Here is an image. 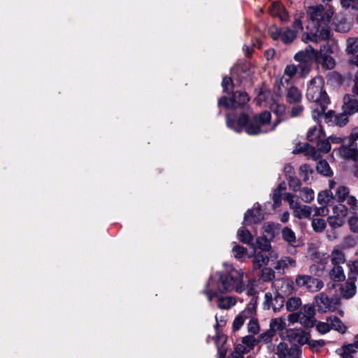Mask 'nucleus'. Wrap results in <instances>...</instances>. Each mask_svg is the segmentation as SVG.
<instances>
[{"mask_svg": "<svg viewBox=\"0 0 358 358\" xmlns=\"http://www.w3.org/2000/svg\"><path fill=\"white\" fill-rule=\"evenodd\" d=\"M270 120L271 114L267 111L255 116L250 121H248V117L245 115H241L237 122L231 120L229 115L227 116V123L229 127L239 132L245 127L246 133L250 135H257L273 130L277 124L271 125Z\"/></svg>", "mask_w": 358, "mask_h": 358, "instance_id": "nucleus-1", "label": "nucleus"}, {"mask_svg": "<svg viewBox=\"0 0 358 358\" xmlns=\"http://www.w3.org/2000/svg\"><path fill=\"white\" fill-rule=\"evenodd\" d=\"M217 275L218 276L217 281L215 282L212 278L213 283L210 287L213 288V284L216 283V292L224 294L235 289L236 292L241 293L246 288L245 283L243 282L244 272L241 269H235L229 266L226 269V272H218Z\"/></svg>", "mask_w": 358, "mask_h": 358, "instance_id": "nucleus-2", "label": "nucleus"}, {"mask_svg": "<svg viewBox=\"0 0 358 358\" xmlns=\"http://www.w3.org/2000/svg\"><path fill=\"white\" fill-rule=\"evenodd\" d=\"M323 88L324 80L321 77L311 80L307 88V99L320 106V108H315L312 111V117L317 122L324 115L327 106L330 102L329 98Z\"/></svg>", "mask_w": 358, "mask_h": 358, "instance_id": "nucleus-3", "label": "nucleus"}, {"mask_svg": "<svg viewBox=\"0 0 358 358\" xmlns=\"http://www.w3.org/2000/svg\"><path fill=\"white\" fill-rule=\"evenodd\" d=\"M316 26L315 32L304 33L301 36V40L304 43L312 41L316 43H320L322 41H327V45L329 48L327 52L333 53L336 51L338 48L337 43L334 39H331V31L327 24H319Z\"/></svg>", "mask_w": 358, "mask_h": 358, "instance_id": "nucleus-4", "label": "nucleus"}, {"mask_svg": "<svg viewBox=\"0 0 358 358\" xmlns=\"http://www.w3.org/2000/svg\"><path fill=\"white\" fill-rule=\"evenodd\" d=\"M315 326L316 330L322 335L329 333L331 329L344 334L348 329L346 325L334 315L327 317L324 322H316Z\"/></svg>", "mask_w": 358, "mask_h": 358, "instance_id": "nucleus-5", "label": "nucleus"}, {"mask_svg": "<svg viewBox=\"0 0 358 358\" xmlns=\"http://www.w3.org/2000/svg\"><path fill=\"white\" fill-rule=\"evenodd\" d=\"M284 199L288 202L289 208L292 210V213L294 217L299 219H306L310 216L313 212V207L301 204L295 199L294 195L290 193H286Z\"/></svg>", "mask_w": 358, "mask_h": 358, "instance_id": "nucleus-6", "label": "nucleus"}, {"mask_svg": "<svg viewBox=\"0 0 358 358\" xmlns=\"http://www.w3.org/2000/svg\"><path fill=\"white\" fill-rule=\"evenodd\" d=\"M308 13L311 22L314 26L317 24H327L333 16V9L329 6L326 10L322 5L311 7L309 8Z\"/></svg>", "mask_w": 358, "mask_h": 358, "instance_id": "nucleus-7", "label": "nucleus"}, {"mask_svg": "<svg viewBox=\"0 0 358 358\" xmlns=\"http://www.w3.org/2000/svg\"><path fill=\"white\" fill-rule=\"evenodd\" d=\"M213 283V280H209L205 290L204 294L207 296L208 299L211 301L213 297H217V307L221 309H229L236 303V300L234 297L231 296H218L217 292L214 291L213 288L210 287Z\"/></svg>", "mask_w": 358, "mask_h": 358, "instance_id": "nucleus-8", "label": "nucleus"}, {"mask_svg": "<svg viewBox=\"0 0 358 358\" xmlns=\"http://www.w3.org/2000/svg\"><path fill=\"white\" fill-rule=\"evenodd\" d=\"M348 215V208L343 204H338L332 208V215L328 217L329 225L333 228H339L345 222V218Z\"/></svg>", "mask_w": 358, "mask_h": 358, "instance_id": "nucleus-9", "label": "nucleus"}, {"mask_svg": "<svg viewBox=\"0 0 358 358\" xmlns=\"http://www.w3.org/2000/svg\"><path fill=\"white\" fill-rule=\"evenodd\" d=\"M298 287H306L308 291L315 292L323 287V282L319 279L313 278L307 275H299L295 280Z\"/></svg>", "mask_w": 358, "mask_h": 358, "instance_id": "nucleus-10", "label": "nucleus"}, {"mask_svg": "<svg viewBox=\"0 0 358 358\" xmlns=\"http://www.w3.org/2000/svg\"><path fill=\"white\" fill-rule=\"evenodd\" d=\"M273 350L278 358H301V352L298 348H289L285 342H280Z\"/></svg>", "mask_w": 358, "mask_h": 358, "instance_id": "nucleus-11", "label": "nucleus"}, {"mask_svg": "<svg viewBox=\"0 0 358 358\" xmlns=\"http://www.w3.org/2000/svg\"><path fill=\"white\" fill-rule=\"evenodd\" d=\"M300 324L305 327H313L317 320L315 318V310L311 305H305L299 311Z\"/></svg>", "mask_w": 358, "mask_h": 358, "instance_id": "nucleus-12", "label": "nucleus"}, {"mask_svg": "<svg viewBox=\"0 0 358 358\" xmlns=\"http://www.w3.org/2000/svg\"><path fill=\"white\" fill-rule=\"evenodd\" d=\"M315 304L320 313L333 312L336 309L330 299L322 292L315 296Z\"/></svg>", "mask_w": 358, "mask_h": 358, "instance_id": "nucleus-13", "label": "nucleus"}, {"mask_svg": "<svg viewBox=\"0 0 358 358\" xmlns=\"http://www.w3.org/2000/svg\"><path fill=\"white\" fill-rule=\"evenodd\" d=\"M255 315L254 308L248 307L241 311L234 319L233 322V329L234 331L239 330L243 325L246 319H248Z\"/></svg>", "mask_w": 358, "mask_h": 358, "instance_id": "nucleus-14", "label": "nucleus"}, {"mask_svg": "<svg viewBox=\"0 0 358 358\" xmlns=\"http://www.w3.org/2000/svg\"><path fill=\"white\" fill-rule=\"evenodd\" d=\"M264 219V214L262 211L259 206H254L252 209L248 210L245 215V222L248 224H255Z\"/></svg>", "mask_w": 358, "mask_h": 358, "instance_id": "nucleus-15", "label": "nucleus"}, {"mask_svg": "<svg viewBox=\"0 0 358 358\" xmlns=\"http://www.w3.org/2000/svg\"><path fill=\"white\" fill-rule=\"evenodd\" d=\"M257 343V340L253 336H246L242 338V343L236 346L235 351L241 355L248 353Z\"/></svg>", "mask_w": 358, "mask_h": 358, "instance_id": "nucleus-16", "label": "nucleus"}, {"mask_svg": "<svg viewBox=\"0 0 358 358\" xmlns=\"http://www.w3.org/2000/svg\"><path fill=\"white\" fill-rule=\"evenodd\" d=\"M343 110L349 115L358 112V99L353 94H346L343 98Z\"/></svg>", "mask_w": 358, "mask_h": 358, "instance_id": "nucleus-17", "label": "nucleus"}, {"mask_svg": "<svg viewBox=\"0 0 358 358\" xmlns=\"http://www.w3.org/2000/svg\"><path fill=\"white\" fill-rule=\"evenodd\" d=\"M341 297L344 299H350L357 293V287L353 280H348L346 282L341 285L340 287Z\"/></svg>", "mask_w": 358, "mask_h": 358, "instance_id": "nucleus-18", "label": "nucleus"}, {"mask_svg": "<svg viewBox=\"0 0 358 358\" xmlns=\"http://www.w3.org/2000/svg\"><path fill=\"white\" fill-rule=\"evenodd\" d=\"M327 50L325 46L320 49V56L317 62L327 69H333L335 67L336 63L333 57L323 55V52Z\"/></svg>", "mask_w": 358, "mask_h": 358, "instance_id": "nucleus-19", "label": "nucleus"}, {"mask_svg": "<svg viewBox=\"0 0 358 358\" xmlns=\"http://www.w3.org/2000/svg\"><path fill=\"white\" fill-rule=\"evenodd\" d=\"M331 262L334 265H340L345 262V254L340 245L334 248L331 253Z\"/></svg>", "mask_w": 358, "mask_h": 358, "instance_id": "nucleus-20", "label": "nucleus"}, {"mask_svg": "<svg viewBox=\"0 0 358 358\" xmlns=\"http://www.w3.org/2000/svg\"><path fill=\"white\" fill-rule=\"evenodd\" d=\"M357 350V347L353 343L343 345L337 352L341 358H352V355L356 353Z\"/></svg>", "mask_w": 358, "mask_h": 358, "instance_id": "nucleus-21", "label": "nucleus"}, {"mask_svg": "<svg viewBox=\"0 0 358 358\" xmlns=\"http://www.w3.org/2000/svg\"><path fill=\"white\" fill-rule=\"evenodd\" d=\"M296 266V262L294 259L289 257H285L278 260L274 268L277 271H285L289 268H294Z\"/></svg>", "mask_w": 358, "mask_h": 358, "instance_id": "nucleus-22", "label": "nucleus"}, {"mask_svg": "<svg viewBox=\"0 0 358 358\" xmlns=\"http://www.w3.org/2000/svg\"><path fill=\"white\" fill-rule=\"evenodd\" d=\"M324 134L322 129V127L320 124H317L310 129L307 133V139L309 141L312 142H317L320 141L322 137H323Z\"/></svg>", "mask_w": 358, "mask_h": 358, "instance_id": "nucleus-23", "label": "nucleus"}, {"mask_svg": "<svg viewBox=\"0 0 358 358\" xmlns=\"http://www.w3.org/2000/svg\"><path fill=\"white\" fill-rule=\"evenodd\" d=\"M265 299L266 303L270 302L274 311H278L282 306L284 303V299L280 294L276 296L273 300L272 295L271 293H266L265 294Z\"/></svg>", "mask_w": 358, "mask_h": 358, "instance_id": "nucleus-24", "label": "nucleus"}, {"mask_svg": "<svg viewBox=\"0 0 358 358\" xmlns=\"http://www.w3.org/2000/svg\"><path fill=\"white\" fill-rule=\"evenodd\" d=\"M329 275L331 279L336 282L343 281L345 278L343 269L340 265H334L333 268L329 271Z\"/></svg>", "mask_w": 358, "mask_h": 358, "instance_id": "nucleus-25", "label": "nucleus"}, {"mask_svg": "<svg viewBox=\"0 0 358 358\" xmlns=\"http://www.w3.org/2000/svg\"><path fill=\"white\" fill-rule=\"evenodd\" d=\"M268 262L269 258L262 252H257L253 259V267L255 269L260 268L263 266H266Z\"/></svg>", "mask_w": 358, "mask_h": 358, "instance_id": "nucleus-26", "label": "nucleus"}, {"mask_svg": "<svg viewBox=\"0 0 358 358\" xmlns=\"http://www.w3.org/2000/svg\"><path fill=\"white\" fill-rule=\"evenodd\" d=\"M301 94L295 87L289 88L287 93V99L289 103H296L301 101Z\"/></svg>", "mask_w": 358, "mask_h": 358, "instance_id": "nucleus-27", "label": "nucleus"}, {"mask_svg": "<svg viewBox=\"0 0 358 358\" xmlns=\"http://www.w3.org/2000/svg\"><path fill=\"white\" fill-rule=\"evenodd\" d=\"M269 327L275 334L277 331H282L286 327V322L282 317L272 319L269 324Z\"/></svg>", "mask_w": 358, "mask_h": 358, "instance_id": "nucleus-28", "label": "nucleus"}, {"mask_svg": "<svg viewBox=\"0 0 358 358\" xmlns=\"http://www.w3.org/2000/svg\"><path fill=\"white\" fill-rule=\"evenodd\" d=\"M342 153L344 157L350 159L355 162H358V149L357 144L352 148L343 147Z\"/></svg>", "mask_w": 358, "mask_h": 358, "instance_id": "nucleus-29", "label": "nucleus"}, {"mask_svg": "<svg viewBox=\"0 0 358 358\" xmlns=\"http://www.w3.org/2000/svg\"><path fill=\"white\" fill-rule=\"evenodd\" d=\"M254 249V252L256 253V249L259 248L262 251H268L271 248L269 242L266 238L259 237L257 238L255 245H251Z\"/></svg>", "mask_w": 358, "mask_h": 358, "instance_id": "nucleus-30", "label": "nucleus"}, {"mask_svg": "<svg viewBox=\"0 0 358 358\" xmlns=\"http://www.w3.org/2000/svg\"><path fill=\"white\" fill-rule=\"evenodd\" d=\"M334 199L333 194L329 190H324L318 194L317 202L321 205H327Z\"/></svg>", "mask_w": 358, "mask_h": 358, "instance_id": "nucleus-31", "label": "nucleus"}, {"mask_svg": "<svg viewBox=\"0 0 358 358\" xmlns=\"http://www.w3.org/2000/svg\"><path fill=\"white\" fill-rule=\"evenodd\" d=\"M237 235L239 241L245 244H250L253 239L250 232L245 227L240 228L237 232Z\"/></svg>", "mask_w": 358, "mask_h": 358, "instance_id": "nucleus-32", "label": "nucleus"}, {"mask_svg": "<svg viewBox=\"0 0 358 358\" xmlns=\"http://www.w3.org/2000/svg\"><path fill=\"white\" fill-rule=\"evenodd\" d=\"M350 190L348 187L339 186L336 192L335 197L337 201L343 202L349 196Z\"/></svg>", "mask_w": 358, "mask_h": 358, "instance_id": "nucleus-33", "label": "nucleus"}, {"mask_svg": "<svg viewBox=\"0 0 358 358\" xmlns=\"http://www.w3.org/2000/svg\"><path fill=\"white\" fill-rule=\"evenodd\" d=\"M301 300L299 297L294 296L289 298L286 302V308L288 311H294L301 306Z\"/></svg>", "mask_w": 358, "mask_h": 358, "instance_id": "nucleus-34", "label": "nucleus"}, {"mask_svg": "<svg viewBox=\"0 0 358 358\" xmlns=\"http://www.w3.org/2000/svg\"><path fill=\"white\" fill-rule=\"evenodd\" d=\"M300 197L305 203H310L315 198L314 191L308 187H304L301 190Z\"/></svg>", "mask_w": 358, "mask_h": 358, "instance_id": "nucleus-35", "label": "nucleus"}, {"mask_svg": "<svg viewBox=\"0 0 358 358\" xmlns=\"http://www.w3.org/2000/svg\"><path fill=\"white\" fill-rule=\"evenodd\" d=\"M317 171L321 174L325 176H330L332 174V171L329 167V164L324 161L321 160L317 163Z\"/></svg>", "mask_w": 358, "mask_h": 358, "instance_id": "nucleus-36", "label": "nucleus"}, {"mask_svg": "<svg viewBox=\"0 0 358 358\" xmlns=\"http://www.w3.org/2000/svg\"><path fill=\"white\" fill-rule=\"evenodd\" d=\"M296 34H297L296 33V31L287 29V30L282 32L281 36V40L284 43H290L296 37Z\"/></svg>", "mask_w": 358, "mask_h": 358, "instance_id": "nucleus-37", "label": "nucleus"}, {"mask_svg": "<svg viewBox=\"0 0 358 358\" xmlns=\"http://www.w3.org/2000/svg\"><path fill=\"white\" fill-rule=\"evenodd\" d=\"M313 171L307 164H303L299 168V175L303 180L308 182L310 180V176L313 173Z\"/></svg>", "mask_w": 358, "mask_h": 358, "instance_id": "nucleus-38", "label": "nucleus"}, {"mask_svg": "<svg viewBox=\"0 0 358 358\" xmlns=\"http://www.w3.org/2000/svg\"><path fill=\"white\" fill-rule=\"evenodd\" d=\"M236 106H241L246 103L249 101L248 94L245 92H236L234 94Z\"/></svg>", "mask_w": 358, "mask_h": 358, "instance_id": "nucleus-39", "label": "nucleus"}, {"mask_svg": "<svg viewBox=\"0 0 358 358\" xmlns=\"http://www.w3.org/2000/svg\"><path fill=\"white\" fill-rule=\"evenodd\" d=\"M275 334L269 329L259 336L257 342H262L265 344H269L272 341Z\"/></svg>", "mask_w": 358, "mask_h": 358, "instance_id": "nucleus-40", "label": "nucleus"}, {"mask_svg": "<svg viewBox=\"0 0 358 358\" xmlns=\"http://www.w3.org/2000/svg\"><path fill=\"white\" fill-rule=\"evenodd\" d=\"M282 235L283 239L285 241H287L291 244L295 243L296 236H295L294 232L291 229H289L288 227H285L282 230Z\"/></svg>", "mask_w": 358, "mask_h": 358, "instance_id": "nucleus-41", "label": "nucleus"}, {"mask_svg": "<svg viewBox=\"0 0 358 358\" xmlns=\"http://www.w3.org/2000/svg\"><path fill=\"white\" fill-rule=\"evenodd\" d=\"M311 225L315 232H322L326 227V222L324 219L315 218L312 220Z\"/></svg>", "mask_w": 358, "mask_h": 358, "instance_id": "nucleus-42", "label": "nucleus"}, {"mask_svg": "<svg viewBox=\"0 0 358 358\" xmlns=\"http://www.w3.org/2000/svg\"><path fill=\"white\" fill-rule=\"evenodd\" d=\"M250 320L248 324V331L253 334H257L260 331L258 320L254 316L250 317Z\"/></svg>", "mask_w": 358, "mask_h": 358, "instance_id": "nucleus-43", "label": "nucleus"}, {"mask_svg": "<svg viewBox=\"0 0 358 358\" xmlns=\"http://www.w3.org/2000/svg\"><path fill=\"white\" fill-rule=\"evenodd\" d=\"M275 278V273L271 268H264L262 270L260 278L265 282L271 281Z\"/></svg>", "mask_w": 358, "mask_h": 358, "instance_id": "nucleus-44", "label": "nucleus"}, {"mask_svg": "<svg viewBox=\"0 0 358 358\" xmlns=\"http://www.w3.org/2000/svg\"><path fill=\"white\" fill-rule=\"evenodd\" d=\"M317 143V148L318 151L323 153H328L331 150V145L328 140H322Z\"/></svg>", "mask_w": 358, "mask_h": 358, "instance_id": "nucleus-45", "label": "nucleus"}, {"mask_svg": "<svg viewBox=\"0 0 358 358\" xmlns=\"http://www.w3.org/2000/svg\"><path fill=\"white\" fill-rule=\"evenodd\" d=\"M357 243L356 238L352 236H348L344 238L341 245L340 247L343 250L346 248H351L355 246Z\"/></svg>", "mask_w": 358, "mask_h": 358, "instance_id": "nucleus-46", "label": "nucleus"}, {"mask_svg": "<svg viewBox=\"0 0 358 358\" xmlns=\"http://www.w3.org/2000/svg\"><path fill=\"white\" fill-rule=\"evenodd\" d=\"M294 59L304 64H309L313 60L303 50L297 52L294 56Z\"/></svg>", "mask_w": 358, "mask_h": 358, "instance_id": "nucleus-47", "label": "nucleus"}, {"mask_svg": "<svg viewBox=\"0 0 358 358\" xmlns=\"http://www.w3.org/2000/svg\"><path fill=\"white\" fill-rule=\"evenodd\" d=\"M232 252L236 259H240L245 255L246 249L244 247L235 243L232 248Z\"/></svg>", "mask_w": 358, "mask_h": 358, "instance_id": "nucleus-48", "label": "nucleus"}, {"mask_svg": "<svg viewBox=\"0 0 358 358\" xmlns=\"http://www.w3.org/2000/svg\"><path fill=\"white\" fill-rule=\"evenodd\" d=\"M348 113L343 111V113L336 115L335 123L340 127L345 125L348 122Z\"/></svg>", "mask_w": 358, "mask_h": 358, "instance_id": "nucleus-49", "label": "nucleus"}, {"mask_svg": "<svg viewBox=\"0 0 358 358\" xmlns=\"http://www.w3.org/2000/svg\"><path fill=\"white\" fill-rule=\"evenodd\" d=\"M219 104L226 108H236L235 100L232 98L222 97L219 100Z\"/></svg>", "mask_w": 358, "mask_h": 358, "instance_id": "nucleus-50", "label": "nucleus"}, {"mask_svg": "<svg viewBox=\"0 0 358 358\" xmlns=\"http://www.w3.org/2000/svg\"><path fill=\"white\" fill-rule=\"evenodd\" d=\"M282 10V7L280 3L278 2H274L269 8L268 12L271 15L275 17L280 14Z\"/></svg>", "mask_w": 358, "mask_h": 358, "instance_id": "nucleus-51", "label": "nucleus"}, {"mask_svg": "<svg viewBox=\"0 0 358 358\" xmlns=\"http://www.w3.org/2000/svg\"><path fill=\"white\" fill-rule=\"evenodd\" d=\"M287 179L289 187L292 189V190L294 191H297L299 187L301 186L300 181L294 176H289V178Z\"/></svg>", "mask_w": 358, "mask_h": 358, "instance_id": "nucleus-52", "label": "nucleus"}, {"mask_svg": "<svg viewBox=\"0 0 358 358\" xmlns=\"http://www.w3.org/2000/svg\"><path fill=\"white\" fill-rule=\"evenodd\" d=\"M358 50V45L356 40L350 38L348 41L347 51L349 53L353 54Z\"/></svg>", "mask_w": 358, "mask_h": 358, "instance_id": "nucleus-53", "label": "nucleus"}, {"mask_svg": "<svg viewBox=\"0 0 358 358\" xmlns=\"http://www.w3.org/2000/svg\"><path fill=\"white\" fill-rule=\"evenodd\" d=\"M313 210H314L315 216H325L329 213V209L327 208V206H322V207L314 206V207H313Z\"/></svg>", "mask_w": 358, "mask_h": 358, "instance_id": "nucleus-54", "label": "nucleus"}, {"mask_svg": "<svg viewBox=\"0 0 358 358\" xmlns=\"http://www.w3.org/2000/svg\"><path fill=\"white\" fill-rule=\"evenodd\" d=\"M297 67L294 64L287 65L285 69V75L289 78H292L297 72Z\"/></svg>", "mask_w": 358, "mask_h": 358, "instance_id": "nucleus-55", "label": "nucleus"}, {"mask_svg": "<svg viewBox=\"0 0 358 358\" xmlns=\"http://www.w3.org/2000/svg\"><path fill=\"white\" fill-rule=\"evenodd\" d=\"M348 224L352 231L358 232V217H351L348 220Z\"/></svg>", "mask_w": 358, "mask_h": 358, "instance_id": "nucleus-56", "label": "nucleus"}, {"mask_svg": "<svg viewBox=\"0 0 358 358\" xmlns=\"http://www.w3.org/2000/svg\"><path fill=\"white\" fill-rule=\"evenodd\" d=\"M325 345V342L324 340H312L310 339L309 343V347L314 350L315 348H322Z\"/></svg>", "mask_w": 358, "mask_h": 358, "instance_id": "nucleus-57", "label": "nucleus"}, {"mask_svg": "<svg viewBox=\"0 0 358 358\" xmlns=\"http://www.w3.org/2000/svg\"><path fill=\"white\" fill-rule=\"evenodd\" d=\"M310 341V336L308 333L302 332L301 334H299L298 342L300 344L309 345Z\"/></svg>", "mask_w": 358, "mask_h": 358, "instance_id": "nucleus-58", "label": "nucleus"}, {"mask_svg": "<svg viewBox=\"0 0 358 358\" xmlns=\"http://www.w3.org/2000/svg\"><path fill=\"white\" fill-rule=\"evenodd\" d=\"M306 54H308L312 59H315L317 61V58L320 56V53L315 51L313 48L311 46H308L304 50Z\"/></svg>", "mask_w": 358, "mask_h": 358, "instance_id": "nucleus-59", "label": "nucleus"}, {"mask_svg": "<svg viewBox=\"0 0 358 358\" xmlns=\"http://www.w3.org/2000/svg\"><path fill=\"white\" fill-rule=\"evenodd\" d=\"M301 17V16L300 15L298 18H296L292 24L294 29L293 30L296 31V34L303 30V25Z\"/></svg>", "mask_w": 358, "mask_h": 358, "instance_id": "nucleus-60", "label": "nucleus"}, {"mask_svg": "<svg viewBox=\"0 0 358 358\" xmlns=\"http://www.w3.org/2000/svg\"><path fill=\"white\" fill-rule=\"evenodd\" d=\"M348 204L351 207L353 210L357 209V199L354 196H348L346 199Z\"/></svg>", "mask_w": 358, "mask_h": 358, "instance_id": "nucleus-61", "label": "nucleus"}, {"mask_svg": "<svg viewBox=\"0 0 358 358\" xmlns=\"http://www.w3.org/2000/svg\"><path fill=\"white\" fill-rule=\"evenodd\" d=\"M303 110V107L301 105H296L292 107L291 115L295 117L299 115Z\"/></svg>", "mask_w": 358, "mask_h": 358, "instance_id": "nucleus-62", "label": "nucleus"}, {"mask_svg": "<svg viewBox=\"0 0 358 358\" xmlns=\"http://www.w3.org/2000/svg\"><path fill=\"white\" fill-rule=\"evenodd\" d=\"M282 34V32H281L280 30L275 27L270 30V34L274 40H277L279 38L281 39Z\"/></svg>", "mask_w": 358, "mask_h": 358, "instance_id": "nucleus-63", "label": "nucleus"}, {"mask_svg": "<svg viewBox=\"0 0 358 358\" xmlns=\"http://www.w3.org/2000/svg\"><path fill=\"white\" fill-rule=\"evenodd\" d=\"M288 320L294 323L296 322H300V314L299 313H292L288 315Z\"/></svg>", "mask_w": 358, "mask_h": 358, "instance_id": "nucleus-64", "label": "nucleus"}]
</instances>
